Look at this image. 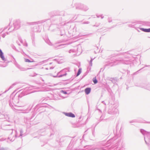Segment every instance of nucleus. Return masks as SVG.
I'll use <instances>...</instances> for the list:
<instances>
[{"label":"nucleus","instance_id":"obj_2","mask_svg":"<svg viewBox=\"0 0 150 150\" xmlns=\"http://www.w3.org/2000/svg\"><path fill=\"white\" fill-rule=\"evenodd\" d=\"M20 21L18 20L15 21L13 23L14 28H9L8 30L9 32H10L13 30L14 29L17 30L20 27Z\"/></svg>","mask_w":150,"mask_h":150},{"label":"nucleus","instance_id":"obj_9","mask_svg":"<svg viewBox=\"0 0 150 150\" xmlns=\"http://www.w3.org/2000/svg\"><path fill=\"white\" fill-rule=\"evenodd\" d=\"M91 89L90 88H86L85 90V92L86 94H88L91 92Z\"/></svg>","mask_w":150,"mask_h":150},{"label":"nucleus","instance_id":"obj_12","mask_svg":"<svg viewBox=\"0 0 150 150\" xmlns=\"http://www.w3.org/2000/svg\"><path fill=\"white\" fill-rule=\"evenodd\" d=\"M46 42L50 45H53L50 41L48 39L46 41Z\"/></svg>","mask_w":150,"mask_h":150},{"label":"nucleus","instance_id":"obj_19","mask_svg":"<svg viewBox=\"0 0 150 150\" xmlns=\"http://www.w3.org/2000/svg\"><path fill=\"white\" fill-rule=\"evenodd\" d=\"M108 20L109 23L111 22L112 21L111 18L110 17H109L108 18Z\"/></svg>","mask_w":150,"mask_h":150},{"label":"nucleus","instance_id":"obj_13","mask_svg":"<svg viewBox=\"0 0 150 150\" xmlns=\"http://www.w3.org/2000/svg\"><path fill=\"white\" fill-rule=\"evenodd\" d=\"M81 69L79 68L76 75H79L81 72Z\"/></svg>","mask_w":150,"mask_h":150},{"label":"nucleus","instance_id":"obj_7","mask_svg":"<svg viewBox=\"0 0 150 150\" xmlns=\"http://www.w3.org/2000/svg\"><path fill=\"white\" fill-rule=\"evenodd\" d=\"M46 21L45 20H41L40 21H39L37 22H34L32 23V24L33 25H36V24H40L42 25V23L45 22Z\"/></svg>","mask_w":150,"mask_h":150},{"label":"nucleus","instance_id":"obj_14","mask_svg":"<svg viewBox=\"0 0 150 150\" xmlns=\"http://www.w3.org/2000/svg\"><path fill=\"white\" fill-rule=\"evenodd\" d=\"M94 59H93L92 58H91V60L89 62V65L90 66H92V62L93 60Z\"/></svg>","mask_w":150,"mask_h":150},{"label":"nucleus","instance_id":"obj_23","mask_svg":"<svg viewBox=\"0 0 150 150\" xmlns=\"http://www.w3.org/2000/svg\"><path fill=\"white\" fill-rule=\"evenodd\" d=\"M142 69H140V70H139V71H137L135 72L134 74V75H135V74H138V72H139Z\"/></svg>","mask_w":150,"mask_h":150},{"label":"nucleus","instance_id":"obj_27","mask_svg":"<svg viewBox=\"0 0 150 150\" xmlns=\"http://www.w3.org/2000/svg\"><path fill=\"white\" fill-rule=\"evenodd\" d=\"M63 42L62 41H59L58 42V43H63Z\"/></svg>","mask_w":150,"mask_h":150},{"label":"nucleus","instance_id":"obj_33","mask_svg":"<svg viewBox=\"0 0 150 150\" xmlns=\"http://www.w3.org/2000/svg\"><path fill=\"white\" fill-rule=\"evenodd\" d=\"M129 26L131 27V26H130V25H129Z\"/></svg>","mask_w":150,"mask_h":150},{"label":"nucleus","instance_id":"obj_30","mask_svg":"<svg viewBox=\"0 0 150 150\" xmlns=\"http://www.w3.org/2000/svg\"><path fill=\"white\" fill-rule=\"evenodd\" d=\"M103 68H101V69H100V72L101 71H103Z\"/></svg>","mask_w":150,"mask_h":150},{"label":"nucleus","instance_id":"obj_31","mask_svg":"<svg viewBox=\"0 0 150 150\" xmlns=\"http://www.w3.org/2000/svg\"><path fill=\"white\" fill-rule=\"evenodd\" d=\"M145 66L150 67V65H146Z\"/></svg>","mask_w":150,"mask_h":150},{"label":"nucleus","instance_id":"obj_16","mask_svg":"<svg viewBox=\"0 0 150 150\" xmlns=\"http://www.w3.org/2000/svg\"><path fill=\"white\" fill-rule=\"evenodd\" d=\"M69 53H70L71 52H75V51L74 50H70L69 52Z\"/></svg>","mask_w":150,"mask_h":150},{"label":"nucleus","instance_id":"obj_5","mask_svg":"<svg viewBox=\"0 0 150 150\" xmlns=\"http://www.w3.org/2000/svg\"><path fill=\"white\" fill-rule=\"evenodd\" d=\"M0 57L1 58L2 60L4 61V65H2V66L3 67H5L7 65V63L8 62L7 61H6V59L5 58L4 54L2 52L1 50L0 49Z\"/></svg>","mask_w":150,"mask_h":150},{"label":"nucleus","instance_id":"obj_10","mask_svg":"<svg viewBox=\"0 0 150 150\" xmlns=\"http://www.w3.org/2000/svg\"><path fill=\"white\" fill-rule=\"evenodd\" d=\"M17 67L18 68L20 69L22 71H25V70H27V69H32V68H28L27 69H26L25 68L22 67H21L19 65H18L17 66Z\"/></svg>","mask_w":150,"mask_h":150},{"label":"nucleus","instance_id":"obj_25","mask_svg":"<svg viewBox=\"0 0 150 150\" xmlns=\"http://www.w3.org/2000/svg\"><path fill=\"white\" fill-rule=\"evenodd\" d=\"M61 92L63 93H64V94H67V93L66 92L62 90L61 91Z\"/></svg>","mask_w":150,"mask_h":150},{"label":"nucleus","instance_id":"obj_4","mask_svg":"<svg viewBox=\"0 0 150 150\" xmlns=\"http://www.w3.org/2000/svg\"><path fill=\"white\" fill-rule=\"evenodd\" d=\"M76 8L77 9L83 10L85 11L88 10V9L87 6L80 3H78L77 4Z\"/></svg>","mask_w":150,"mask_h":150},{"label":"nucleus","instance_id":"obj_3","mask_svg":"<svg viewBox=\"0 0 150 150\" xmlns=\"http://www.w3.org/2000/svg\"><path fill=\"white\" fill-rule=\"evenodd\" d=\"M71 71H70L69 68H66L64 69L61 70L57 74V75L59 74L60 75H67V74H71L70 73Z\"/></svg>","mask_w":150,"mask_h":150},{"label":"nucleus","instance_id":"obj_22","mask_svg":"<svg viewBox=\"0 0 150 150\" xmlns=\"http://www.w3.org/2000/svg\"><path fill=\"white\" fill-rule=\"evenodd\" d=\"M150 32V28L148 29H146V32Z\"/></svg>","mask_w":150,"mask_h":150},{"label":"nucleus","instance_id":"obj_32","mask_svg":"<svg viewBox=\"0 0 150 150\" xmlns=\"http://www.w3.org/2000/svg\"><path fill=\"white\" fill-rule=\"evenodd\" d=\"M52 64V63H50V64Z\"/></svg>","mask_w":150,"mask_h":150},{"label":"nucleus","instance_id":"obj_21","mask_svg":"<svg viewBox=\"0 0 150 150\" xmlns=\"http://www.w3.org/2000/svg\"><path fill=\"white\" fill-rule=\"evenodd\" d=\"M96 16H97V17L98 18H99V17H101V18L102 19L103 18H104V16H102V15H97Z\"/></svg>","mask_w":150,"mask_h":150},{"label":"nucleus","instance_id":"obj_29","mask_svg":"<svg viewBox=\"0 0 150 150\" xmlns=\"http://www.w3.org/2000/svg\"><path fill=\"white\" fill-rule=\"evenodd\" d=\"M19 40L20 41V42L21 43H22V40L21 39H19Z\"/></svg>","mask_w":150,"mask_h":150},{"label":"nucleus","instance_id":"obj_18","mask_svg":"<svg viewBox=\"0 0 150 150\" xmlns=\"http://www.w3.org/2000/svg\"><path fill=\"white\" fill-rule=\"evenodd\" d=\"M8 32H7L5 33V34H3L2 36L3 38H4L5 37V36L6 35H8Z\"/></svg>","mask_w":150,"mask_h":150},{"label":"nucleus","instance_id":"obj_26","mask_svg":"<svg viewBox=\"0 0 150 150\" xmlns=\"http://www.w3.org/2000/svg\"><path fill=\"white\" fill-rule=\"evenodd\" d=\"M89 23V22L87 21L86 22H83V24H88Z\"/></svg>","mask_w":150,"mask_h":150},{"label":"nucleus","instance_id":"obj_8","mask_svg":"<svg viewBox=\"0 0 150 150\" xmlns=\"http://www.w3.org/2000/svg\"><path fill=\"white\" fill-rule=\"evenodd\" d=\"M122 73L125 74H130V71L125 70H122L121 71Z\"/></svg>","mask_w":150,"mask_h":150},{"label":"nucleus","instance_id":"obj_17","mask_svg":"<svg viewBox=\"0 0 150 150\" xmlns=\"http://www.w3.org/2000/svg\"><path fill=\"white\" fill-rule=\"evenodd\" d=\"M140 29L143 31H144L145 32H146V29L142 28H140Z\"/></svg>","mask_w":150,"mask_h":150},{"label":"nucleus","instance_id":"obj_1","mask_svg":"<svg viewBox=\"0 0 150 150\" xmlns=\"http://www.w3.org/2000/svg\"><path fill=\"white\" fill-rule=\"evenodd\" d=\"M131 62V61L130 59L129 58H125L123 59L111 60V61L109 62L108 65L110 66H112L120 64H130Z\"/></svg>","mask_w":150,"mask_h":150},{"label":"nucleus","instance_id":"obj_15","mask_svg":"<svg viewBox=\"0 0 150 150\" xmlns=\"http://www.w3.org/2000/svg\"><path fill=\"white\" fill-rule=\"evenodd\" d=\"M93 81L95 84H96L97 83L98 81L96 77L93 78Z\"/></svg>","mask_w":150,"mask_h":150},{"label":"nucleus","instance_id":"obj_24","mask_svg":"<svg viewBox=\"0 0 150 150\" xmlns=\"http://www.w3.org/2000/svg\"><path fill=\"white\" fill-rule=\"evenodd\" d=\"M54 68V67H50L49 68H46V69H47V70H48L49 69H53Z\"/></svg>","mask_w":150,"mask_h":150},{"label":"nucleus","instance_id":"obj_28","mask_svg":"<svg viewBox=\"0 0 150 150\" xmlns=\"http://www.w3.org/2000/svg\"><path fill=\"white\" fill-rule=\"evenodd\" d=\"M13 48L14 49V50H16V48L15 47V46H13Z\"/></svg>","mask_w":150,"mask_h":150},{"label":"nucleus","instance_id":"obj_6","mask_svg":"<svg viewBox=\"0 0 150 150\" xmlns=\"http://www.w3.org/2000/svg\"><path fill=\"white\" fill-rule=\"evenodd\" d=\"M69 44V43H67L66 44H62L61 45H58L57 47L56 46V44H55L54 46L56 48H63L65 47L66 46Z\"/></svg>","mask_w":150,"mask_h":150},{"label":"nucleus","instance_id":"obj_20","mask_svg":"<svg viewBox=\"0 0 150 150\" xmlns=\"http://www.w3.org/2000/svg\"><path fill=\"white\" fill-rule=\"evenodd\" d=\"M25 61L26 62H31V61L28 59H25Z\"/></svg>","mask_w":150,"mask_h":150},{"label":"nucleus","instance_id":"obj_11","mask_svg":"<svg viewBox=\"0 0 150 150\" xmlns=\"http://www.w3.org/2000/svg\"><path fill=\"white\" fill-rule=\"evenodd\" d=\"M66 115L69 117H75V115L71 113H67Z\"/></svg>","mask_w":150,"mask_h":150}]
</instances>
